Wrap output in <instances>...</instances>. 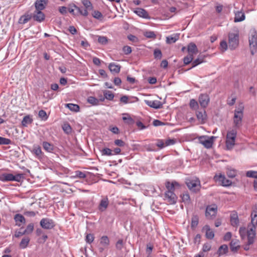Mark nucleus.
Here are the masks:
<instances>
[{
  "instance_id": "nucleus-8",
  "label": "nucleus",
  "mask_w": 257,
  "mask_h": 257,
  "mask_svg": "<svg viewBox=\"0 0 257 257\" xmlns=\"http://www.w3.org/2000/svg\"><path fill=\"white\" fill-rule=\"evenodd\" d=\"M249 47L252 55H254L257 49V33L253 30L249 37Z\"/></svg>"
},
{
  "instance_id": "nucleus-58",
  "label": "nucleus",
  "mask_w": 257,
  "mask_h": 257,
  "mask_svg": "<svg viewBox=\"0 0 257 257\" xmlns=\"http://www.w3.org/2000/svg\"><path fill=\"white\" fill-rule=\"evenodd\" d=\"M75 177L83 179L86 177V174H85V173L82 172L81 171H76L75 172Z\"/></svg>"
},
{
  "instance_id": "nucleus-32",
  "label": "nucleus",
  "mask_w": 257,
  "mask_h": 257,
  "mask_svg": "<svg viewBox=\"0 0 257 257\" xmlns=\"http://www.w3.org/2000/svg\"><path fill=\"white\" fill-rule=\"evenodd\" d=\"M81 3L84 7V9L86 10L87 12L93 10V5L89 0H82Z\"/></svg>"
},
{
  "instance_id": "nucleus-41",
  "label": "nucleus",
  "mask_w": 257,
  "mask_h": 257,
  "mask_svg": "<svg viewBox=\"0 0 257 257\" xmlns=\"http://www.w3.org/2000/svg\"><path fill=\"white\" fill-rule=\"evenodd\" d=\"M87 102L93 105H97L99 104V100L93 96H89L87 98Z\"/></svg>"
},
{
  "instance_id": "nucleus-13",
  "label": "nucleus",
  "mask_w": 257,
  "mask_h": 257,
  "mask_svg": "<svg viewBox=\"0 0 257 257\" xmlns=\"http://www.w3.org/2000/svg\"><path fill=\"white\" fill-rule=\"evenodd\" d=\"M175 141L173 139H168L165 141L162 140H158L156 144V146L160 149H163L165 147L174 145Z\"/></svg>"
},
{
  "instance_id": "nucleus-21",
  "label": "nucleus",
  "mask_w": 257,
  "mask_h": 257,
  "mask_svg": "<svg viewBox=\"0 0 257 257\" xmlns=\"http://www.w3.org/2000/svg\"><path fill=\"white\" fill-rule=\"evenodd\" d=\"M14 220L16 225L19 227L26 223L25 217L21 214H16L14 216Z\"/></svg>"
},
{
  "instance_id": "nucleus-51",
  "label": "nucleus",
  "mask_w": 257,
  "mask_h": 257,
  "mask_svg": "<svg viewBox=\"0 0 257 257\" xmlns=\"http://www.w3.org/2000/svg\"><path fill=\"white\" fill-rule=\"evenodd\" d=\"M39 116L43 120H46L48 118L46 112L44 110H41L39 111Z\"/></svg>"
},
{
  "instance_id": "nucleus-50",
  "label": "nucleus",
  "mask_w": 257,
  "mask_h": 257,
  "mask_svg": "<svg viewBox=\"0 0 257 257\" xmlns=\"http://www.w3.org/2000/svg\"><path fill=\"white\" fill-rule=\"evenodd\" d=\"M227 43L226 41L223 40L220 43V49L222 52H225L227 49Z\"/></svg>"
},
{
  "instance_id": "nucleus-36",
  "label": "nucleus",
  "mask_w": 257,
  "mask_h": 257,
  "mask_svg": "<svg viewBox=\"0 0 257 257\" xmlns=\"http://www.w3.org/2000/svg\"><path fill=\"white\" fill-rule=\"evenodd\" d=\"M42 145L44 149L48 152H52L54 150L53 145L47 142H43Z\"/></svg>"
},
{
  "instance_id": "nucleus-45",
  "label": "nucleus",
  "mask_w": 257,
  "mask_h": 257,
  "mask_svg": "<svg viewBox=\"0 0 257 257\" xmlns=\"http://www.w3.org/2000/svg\"><path fill=\"white\" fill-rule=\"evenodd\" d=\"M74 4H69L68 7V11L74 17L77 16V14L76 13V9L74 7H73Z\"/></svg>"
},
{
  "instance_id": "nucleus-26",
  "label": "nucleus",
  "mask_w": 257,
  "mask_h": 257,
  "mask_svg": "<svg viewBox=\"0 0 257 257\" xmlns=\"http://www.w3.org/2000/svg\"><path fill=\"white\" fill-rule=\"evenodd\" d=\"M245 18V14L242 11H237L235 13L234 22H242L244 20Z\"/></svg>"
},
{
  "instance_id": "nucleus-5",
  "label": "nucleus",
  "mask_w": 257,
  "mask_h": 257,
  "mask_svg": "<svg viewBox=\"0 0 257 257\" xmlns=\"http://www.w3.org/2000/svg\"><path fill=\"white\" fill-rule=\"evenodd\" d=\"M239 43V31L236 29L234 32H230L228 34V45L229 48L231 50L235 49Z\"/></svg>"
},
{
  "instance_id": "nucleus-23",
  "label": "nucleus",
  "mask_w": 257,
  "mask_h": 257,
  "mask_svg": "<svg viewBox=\"0 0 257 257\" xmlns=\"http://www.w3.org/2000/svg\"><path fill=\"white\" fill-rule=\"evenodd\" d=\"M100 243L103 247H100L99 248V251L102 252L104 248L107 247L109 244V240L108 237L105 235L102 236L100 238Z\"/></svg>"
},
{
  "instance_id": "nucleus-33",
  "label": "nucleus",
  "mask_w": 257,
  "mask_h": 257,
  "mask_svg": "<svg viewBox=\"0 0 257 257\" xmlns=\"http://www.w3.org/2000/svg\"><path fill=\"white\" fill-rule=\"evenodd\" d=\"M30 238L29 237H24V238H22L21 241L19 244L20 247L22 249L26 248L28 246L30 242Z\"/></svg>"
},
{
  "instance_id": "nucleus-16",
  "label": "nucleus",
  "mask_w": 257,
  "mask_h": 257,
  "mask_svg": "<svg viewBox=\"0 0 257 257\" xmlns=\"http://www.w3.org/2000/svg\"><path fill=\"white\" fill-rule=\"evenodd\" d=\"M209 96L206 94H201L199 97V102L200 105L205 108L207 107L209 102Z\"/></svg>"
},
{
  "instance_id": "nucleus-15",
  "label": "nucleus",
  "mask_w": 257,
  "mask_h": 257,
  "mask_svg": "<svg viewBox=\"0 0 257 257\" xmlns=\"http://www.w3.org/2000/svg\"><path fill=\"white\" fill-rule=\"evenodd\" d=\"M32 17L34 21L41 23L45 20V15L42 11L35 10Z\"/></svg>"
},
{
  "instance_id": "nucleus-40",
  "label": "nucleus",
  "mask_w": 257,
  "mask_h": 257,
  "mask_svg": "<svg viewBox=\"0 0 257 257\" xmlns=\"http://www.w3.org/2000/svg\"><path fill=\"white\" fill-rule=\"evenodd\" d=\"M33 119L29 115L25 116L22 121V124L23 126H26L28 124L32 122Z\"/></svg>"
},
{
  "instance_id": "nucleus-18",
  "label": "nucleus",
  "mask_w": 257,
  "mask_h": 257,
  "mask_svg": "<svg viewBox=\"0 0 257 257\" xmlns=\"http://www.w3.org/2000/svg\"><path fill=\"white\" fill-rule=\"evenodd\" d=\"M202 231L205 232V236L207 239H212L214 237V233L208 225H205L202 228Z\"/></svg>"
},
{
  "instance_id": "nucleus-10",
  "label": "nucleus",
  "mask_w": 257,
  "mask_h": 257,
  "mask_svg": "<svg viewBox=\"0 0 257 257\" xmlns=\"http://www.w3.org/2000/svg\"><path fill=\"white\" fill-rule=\"evenodd\" d=\"M217 207L215 204L208 205L206 208L205 216L208 219H213L216 215Z\"/></svg>"
},
{
  "instance_id": "nucleus-2",
  "label": "nucleus",
  "mask_w": 257,
  "mask_h": 257,
  "mask_svg": "<svg viewBox=\"0 0 257 257\" xmlns=\"http://www.w3.org/2000/svg\"><path fill=\"white\" fill-rule=\"evenodd\" d=\"M243 110L244 106L242 103H240L234 110L233 117V129H238L242 126Z\"/></svg>"
},
{
  "instance_id": "nucleus-54",
  "label": "nucleus",
  "mask_w": 257,
  "mask_h": 257,
  "mask_svg": "<svg viewBox=\"0 0 257 257\" xmlns=\"http://www.w3.org/2000/svg\"><path fill=\"white\" fill-rule=\"evenodd\" d=\"M239 232L242 239H244L245 237L246 234H247V230H246L245 227H240Z\"/></svg>"
},
{
  "instance_id": "nucleus-48",
  "label": "nucleus",
  "mask_w": 257,
  "mask_h": 257,
  "mask_svg": "<svg viewBox=\"0 0 257 257\" xmlns=\"http://www.w3.org/2000/svg\"><path fill=\"white\" fill-rule=\"evenodd\" d=\"M12 144L10 139L0 137V145H10Z\"/></svg>"
},
{
  "instance_id": "nucleus-53",
  "label": "nucleus",
  "mask_w": 257,
  "mask_h": 257,
  "mask_svg": "<svg viewBox=\"0 0 257 257\" xmlns=\"http://www.w3.org/2000/svg\"><path fill=\"white\" fill-rule=\"evenodd\" d=\"M34 230V224L33 223L29 224L26 229L24 230L25 234H29L33 232Z\"/></svg>"
},
{
  "instance_id": "nucleus-38",
  "label": "nucleus",
  "mask_w": 257,
  "mask_h": 257,
  "mask_svg": "<svg viewBox=\"0 0 257 257\" xmlns=\"http://www.w3.org/2000/svg\"><path fill=\"white\" fill-rule=\"evenodd\" d=\"M66 106L70 110L74 112H78L79 110V106L77 104L68 103L66 104Z\"/></svg>"
},
{
  "instance_id": "nucleus-11",
  "label": "nucleus",
  "mask_w": 257,
  "mask_h": 257,
  "mask_svg": "<svg viewBox=\"0 0 257 257\" xmlns=\"http://www.w3.org/2000/svg\"><path fill=\"white\" fill-rule=\"evenodd\" d=\"M214 180L216 182H218L223 186H229L231 184V181L227 179L225 176L222 174L215 175L214 177Z\"/></svg>"
},
{
  "instance_id": "nucleus-6",
  "label": "nucleus",
  "mask_w": 257,
  "mask_h": 257,
  "mask_svg": "<svg viewBox=\"0 0 257 257\" xmlns=\"http://www.w3.org/2000/svg\"><path fill=\"white\" fill-rule=\"evenodd\" d=\"M185 182L190 191L193 192H196L200 190V180L197 178L190 177L186 178Z\"/></svg>"
},
{
  "instance_id": "nucleus-7",
  "label": "nucleus",
  "mask_w": 257,
  "mask_h": 257,
  "mask_svg": "<svg viewBox=\"0 0 257 257\" xmlns=\"http://www.w3.org/2000/svg\"><path fill=\"white\" fill-rule=\"evenodd\" d=\"M236 135L237 131L235 129H232L227 132L226 135V146L228 149H232L234 146Z\"/></svg>"
},
{
  "instance_id": "nucleus-17",
  "label": "nucleus",
  "mask_w": 257,
  "mask_h": 257,
  "mask_svg": "<svg viewBox=\"0 0 257 257\" xmlns=\"http://www.w3.org/2000/svg\"><path fill=\"white\" fill-rule=\"evenodd\" d=\"M134 12L141 18L147 19H150L148 12L144 9L137 8L134 10Z\"/></svg>"
},
{
  "instance_id": "nucleus-52",
  "label": "nucleus",
  "mask_w": 257,
  "mask_h": 257,
  "mask_svg": "<svg viewBox=\"0 0 257 257\" xmlns=\"http://www.w3.org/2000/svg\"><path fill=\"white\" fill-rule=\"evenodd\" d=\"M62 128L64 132L67 134H70L72 131V128L68 123L64 124L62 126Z\"/></svg>"
},
{
  "instance_id": "nucleus-29",
  "label": "nucleus",
  "mask_w": 257,
  "mask_h": 257,
  "mask_svg": "<svg viewBox=\"0 0 257 257\" xmlns=\"http://www.w3.org/2000/svg\"><path fill=\"white\" fill-rule=\"evenodd\" d=\"M122 118L124 122L127 124L131 125L135 123L134 119L128 113H123Z\"/></svg>"
},
{
  "instance_id": "nucleus-31",
  "label": "nucleus",
  "mask_w": 257,
  "mask_h": 257,
  "mask_svg": "<svg viewBox=\"0 0 257 257\" xmlns=\"http://www.w3.org/2000/svg\"><path fill=\"white\" fill-rule=\"evenodd\" d=\"M103 95L104 98H102L100 99L101 101H103L104 100V98L108 100H112L114 98L113 93L109 91V90H105L103 91Z\"/></svg>"
},
{
  "instance_id": "nucleus-27",
  "label": "nucleus",
  "mask_w": 257,
  "mask_h": 257,
  "mask_svg": "<svg viewBox=\"0 0 257 257\" xmlns=\"http://www.w3.org/2000/svg\"><path fill=\"white\" fill-rule=\"evenodd\" d=\"M230 222L232 226L237 227L239 224V220L236 212H233L230 215Z\"/></svg>"
},
{
  "instance_id": "nucleus-12",
  "label": "nucleus",
  "mask_w": 257,
  "mask_h": 257,
  "mask_svg": "<svg viewBox=\"0 0 257 257\" xmlns=\"http://www.w3.org/2000/svg\"><path fill=\"white\" fill-rule=\"evenodd\" d=\"M40 225L46 229H50L53 228L55 226L54 221L49 218H43L40 221Z\"/></svg>"
},
{
  "instance_id": "nucleus-60",
  "label": "nucleus",
  "mask_w": 257,
  "mask_h": 257,
  "mask_svg": "<svg viewBox=\"0 0 257 257\" xmlns=\"http://www.w3.org/2000/svg\"><path fill=\"white\" fill-rule=\"evenodd\" d=\"M189 105L190 107L194 109H196L198 106L197 102L194 99L190 100Z\"/></svg>"
},
{
  "instance_id": "nucleus-63",
  "label": "nucleus",
  "mask_w": 257,
  "mask_h": 257,
  "mask_svg": "<svg viewBox=\"0 0 257 257\" xmlns=\"http://www.w3.org/2000/svg\"><path fill=\"white\" fill-rule=\"evenodd\" d=\"M132 51V48L128 46H125L122 48V51L125 55L130 54Z\"/></svg>"
},
{
  "instance_id": "nucleus-61",
  "label": "nucleus",
  "mask_w": 257,
  "mask_h": 257,
  "mask_svg": "<svg viewBox=\"0 0 257 257\" xmlns=\"http://www.w3.org/2000/svg\"><path fill=\"white\" fill-rule=\"evenodd\" d=\"M154 55L156 59H161L162 54L160 50L155 49L154 52Z\"/></svg>"
},
{
  "instance_id": "nucleus-3",
  "label": "nucleus",
  "mask_w": 257,
  "mask_h": 257,
  "mask_svg": "<svg viewBox=\"0 0 257 257\" xmlns=\"http://www.w3.org/2000/svg\"><path fill=\"white\" fill-rule=\"evenodd\" d=\"M251 226L247 230L248 244L253 243L255 236V226L257 225V211L254 210L251 214Z\"/></svg>"
},
{
  "instance_id": "nucleus-59",
  "label": "nucleus",
  "mask_w": 257,
  "mask_h": 257,
  "mask_svg": "<svg viewBox=\"0 0 257 257\" xmlns=\"http://www.w3.org/2000/svg\"><path fill=\"white\" fill-rule=\"evenodd\" d=\"M94 239V235L91 233L87 234L86 236V241L89 244L91 243L93 241Z\"/></svg>"
},
{
  "instance_id": "nucleus-64",
  "label": "nucleus",
  "mask_w": 257,
  "mask_h": 257,
  "mask_svg": "<svg viewBox=\"0 0 257 257\" xmlns=\"http://www.w3.org/2000/svg\"><path fill=\"white\" fill-rule=\"evenodd\" d=\"M211 245L209 243H205L203 244L202 247V250L204 252H207L211 249Z\"/></svg>"
},
{
  "instance_id": "nucleus-28",
  "label": "nucleus",
  "mask_w": 257,
  "mask_h": 257,
  "mask_svg": "<svg viewBox=\"0 0 257 257\" xmlns=\"http://www.w3.org/2000/svg\"><path fill=\"white\" fill-rule=\"evenodd\" d=\"M73 7L76 9L77 16L78 15H81L84 17H87L88 15V12H87L86 10H84L82 7H79L76 5H74Z\"/></svg>"
},
{
  "instance_id": "nucleus-49",
  "label": "nucleus",
  "mask_w": 257,
  "mask_h": 257,
  "mask_svg": "<svg viewBox=\"0 0 257 257\" xmlns=\"http://www.w3.org/2000/svg\"><path fill=\"white\" fill-rule=\"evenodd\" d=\"M193 59V56L192 54H189L184 58V63L185 65L189 64Z\"/></svg>"
},
{
  "instance_id": "nucleus-25",
  "label": "nucleus",
  "mask_w": 257,
  "mask_h": 257,
  "mask_svg": "<svg viewBox=\"0 0 257 257\" xmlns=\"http://www.w3.org/2000/svg\"><path fill=\"white\" fill-rule=\"evenodd\" d=\"M187 51L189 54H196L198 53V49L196 44L194 43H190L187 47Z\"/></svg>"
},
{
  "instance_id": "nucleus-20",
  "label": "nucleus",
  "mask_w": 257,
  "mask_h": 257,
  "mask_svg": "<svg viewBox=\"0 0 257 257\" xmlns=\"http://www.w3.org/2000/svg\"><path fill=\"white\" fill-rule=\"evenodd\" d=\"M145 102L147 105L153 108L158 109L162 106L161 102L159 100H145Z\"/></svg>"
},
{
  "instance_id": "nucleus-19",
  "label": "nucleus",
  "mask_w": 257,
  "mask_h": 257,
  "mask_svg": "<svg viewBox=\"0 0 257 257\" xmlns=\"http://www.w3.org/2000/svg\"><path fill=\"white\" fill-rule=\"evenodd\" d=\"M196 115L200 123L202 124L205 122L207 119V115L204 110L196 111Z\"/></svg>"
},
{
  "instance_id": "nucleus-37",
  "label": "nucleus",
  "mask_w": 257,
  "mask_h": 257,
  "mask_svg": "<svg viewBox=\"0 0 257 257\" xmlns=\"http://www.w3.org/2000/svg\"><path fill=\"white\" fill-rule=\"evenodd\" d=\"M32 18V16L28 14L22 16L19 21L20 24H25L27 23Z\"/></svg>"
},
{
  "instance_id": "nucleus-30",
  "label": "nucleus",
  "mask_w": 257,
  "mask_h": 257,
  "mask_svg": "<svg viewBox=\"0 0 257 257\" xmlns=\"http://www.w3.org/2000/svg\"><path fill=\"white\" fill-rule=\"evenodd\" d=\"M238 240L237 239H232L230 243V249L233 252L236 251L240 246L238 243Z\"/></svg>"
},
{
  "instance_id": "nucleus-9",
  "label": "nucleus",
  "mask_w": 257,
  "mask_h": 257,
  "mask_svg": "<svg viewBox=\"0 0 257 257\" xmlns=\"http://www.w3.org/2000/svg\"><path fill=\"white\" fill-rule=\"evenodd\" d=\"M216 138V137L214 136L208 137L202 136L199 137L198 140L199 143L203 145L205 148L210 149L212 147L213 142Z\"/></svg>"
},
{
  "instance_id": "nucleus-46",
  "label": "nucleus",
  "mask_w": 257,
  "mask_h": 257,
  "mask_svg": "<svg viewBox=\"0 0 257 257\" xmlns=\"http://www.w3.org/2000/svg\"><path fill=\"white\" fill-rule=\"evenodd\" d=\"M179 37L178 36H168L166 38V42L168 44L173 43H175L178 39Z\"/></svg>"
},
{
  "instance_id": "nucleus-43",
  "label": "nucleus",
  "mask_w": 257,
  "mask_h": 257,
  "mask_svg": "<svg viewBox=\"0 0 257 257\" xmlns=\"http://www.w3.org/2000/svg\"><path fill=\"white\" fill-rule=\"evenodd\" d=\"M182 201L185 204H189L190 202V198L188 193H184L181 195Z\"/></svg>"
},
{
  "instance_id": "nucleus-14",
  "label": "nucleus",
  "mask_w": 257,
  "mask_h": 257,
  "mask_svg": "<svg viewBox=\"0 0 257 257\" xmlns=\"http://www.w3.org/2000/svg\"><path fill=\"white\" fill-rule=\"evenodd\" d=\"M109 204L108 199L107 197H103L100 201L98 206V209L100 212L105 211L107 208Z\"/></svg>"
},
{
  "instance_id": "nucleus-44",
  "label": "nucleus",
  "mask_w": 257,
  "mask_h": 257,
  "mask_svg": "<svg viewBox=\"0 0 257 257\" xmlns=\"http://www.w3.org/2000/svg\"><path fill=\"white\" fill-rule=\"evenodd\" d=\"M144 35L145 37H146L147 38H156V35L155 34V32L153 31H146L144 33Z\"/></svg>"
},
{
  "instance_id": "nucleus-35",
  "label": "nucleus",
  "mask_w": 257,
  "mask_h": 257,
  "mask_svg": "<svg viewBox=\"0 0 257 257\" xmlns=\"http://www.w3.org/2000/svg\"><path fill=\"white\" fill-rule=\"evenodd\" d=\"M228 246L226 244H223L219 247L217 253L219 256H221L226 254L228 252Z\"/></svg>"
},
{
  "instance_id": "nucleus-24",
  "label": "nucleus",
  "mask_w": 257,
  "mask_h": 257,
  "mask_svg": "<svg viewBox=\"0 0 257 257\" xmlns=\"http://www.w3.org/2000/svg\"><path fill=\"white\" fill-rule=\"evenodd\" d=\"M47 0H37L35 3L36 10L42 11L45 8Z\"/></svg>"
},
{
  "instance_id": "nucleus-39",
  "label": "nucleus",
  "mask_w": 257,
  "mask_h": 257,
  "mask_svg": "<svg viewBox=\"0 0 257 257\" xmlns=\"http://www.w3.org/2000/svg\"><path fill=\"white\" fill-rule=\"evenodd\" d=\"M198 221L199 218L198 216L197 215H193L191 219V228H195L198 225Z\"/></svg>"
},
{
  "instance_id": "nucleus-57",
  "label": "nucleus",
  "mask_w": 257,
  "mask_h": 257,
  "mask_svg": "<svg viewBox=\"0 0 257 257\" xmlns=\"http://www.w3.org/2000/svg\"><path fill=\"white\" fill-rule=\"evenodd\" d=\"M92 16L94 18L97 20H100L103 17L102 14L98 11H94L92 14Z\"/></svg>"
},
{
  "instance_id": "nucleus-1",
  "label": "nucleus",
  "mask_w": 257,
  "mask_h": 257,
  "mask_svg": "<svg viewBox=\"0 0 257 257\" xmlns=\"http://www.w3.org/2000/svg\"><path fill=\"white\" fill-rule=\"evenodd\" d=\"M166 187L167 191L165 194V200L170 204H175L177 200V196L174 193L176 188L180 187L179 184L176 181L172 182H167L166 183Z\"/></svg>"
},
{
  "instance_id": "nucleus-4",
  "label": "nucleus",
  "mask_w": 257,
  "mask_h": 257,
  "mask_svg": "<svg viewBox=\"0 0 257 257\" xmlns=\"http://www.w3.org/2000/svg\"><path fill=\"white\" fill-rule=\"evenodd\" d=\"M24 178L23 174H17L14 175L11 173H3L0 175V181L2 182L16 181L21 182Z\"/></svg>"
},
{
  "instance_id": "nucleus-62",
  "label": "nucleus",
  "mask_w": 257,
  "mask_h": 257,
  "mask_svg": "<svg viewBox=\"0 0 257 257\" xmlns=\"http://www.w3.org/2000/svg\"><path fill=\"white\" fill-rule=\"evenodd\" d=\"M58 11L61 14L65 15L67 13L68 8L65 6L59 7L58 8Z\"/></svg>"
},
{
  "instance_id": "nucleus-34",
  "label": "nucleus",
  "mask_w": 257,
  "mask_h": 257,
  "mask_svg": "<svg viewBox=\"0 0 257 257\" xmlns=\"http://www.w3.org/2000/svg\"><path fill=\"white\" fill-rule=\"evenodd\" d=\"M108 68L111 72L117 73L120 71V67L118 65H116L114 63L109 64Z\"/></svg>"
},
{
  "instance_id": "nucleus-22",
  "label": "nucleus",
  "mask_w": 257,
  "mask_h": 257,
  "mask_svg": "<svg viewBox=\"0 0 257 257\" xmlns=\"http://www.w3.org/2000/svg\"><path fill=\"white\" fill-rule=\"evenodd\" d=\"M31 151L37 158L40 159L41 158L42 152L41 147L39 145H34Z\"/></svg>"
},
{
  "instance_id": "nucleus-47",
  "label": "nucleus",
  "mask_w": 257,
  "mask_h": 257,
  "mask_svg": "<svg viewBox=\"0 0 257 257\" xmlns=\"http://www.w3.org/2000/svg\"><path fill=\"white\" fill-rule=\"evenodd\" d=\"M226 174L228 177L232 178L235 177L236 172L234 169L228 168Z\"/></svg>"
},
{
  "instance_id": "nucleus-56",
  "label": "nucleus",
  "mask_w": 257,
  "mask_h": 257,
  "mask_svg": "<svg viewBox=\"0 0 257 257\" xmlns=\"http://www.w3.org/2000/svg\"><path fill=\"white\" fill-rule=\"evenodd\" d=\"M98 42L102 45H105L107 43L108 40L106 37L99 36L98 38Z\"/></svg>"
},
{
  "instance_id": "nucleus-42",
  "label": "nucleus",
  "mask_w": 257,
  "mask_h": 257,
  "mask_svg": "<svg viewBox=\"0 0 257 257\" xmlns=\"http://www.w3.org/2000/svg\"><path fill=\"white\" fill-rule=\"evenodd\" d=\"M101 152L102 155H103V156H110L113 155V153H112V151L111 149L107 148L103 149L101 150Z\"/></svg>"
},
{
  "instance_id": "nucleus-55",
  "label": "nucleus",
  "mask_w": 257,
  "mask_h": 257,
  "mask_svg": "<svg viewBox=\"0 0 257 257\" xmlns=\"http://www.w3.org/2000/svg\"><path fill=\"white\" fill-rule=\"evenodd\" d=\"M246 176L247 177L257 178V172L253 171H248L246 173Z\"/></svg>"
}]
</instances>
